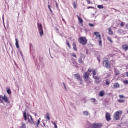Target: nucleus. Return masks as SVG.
Segmentation results:
<instances>
[{
  "label": "nucleus",
  "instance_id": "obj_15",
  "mask_svg": "<svg viewBox=\"0 0 128 128\" xmlns=\"http://www.w3.org/2000/svg\"><path fill=\"white\" fill-rule=\"evenodd\" d=\"M77 18H78L79 24H84V20H82V18H80L78 16H77Z\"/></svg>",
  "mask_w": 128,
  "mask_h": 128
},
{
  "label": "nucleus",
  "instance_id": "obj_7",
  "mask_svg": "<svg viewBox=\"0 0 128 128\" xmlns=\"http://www.w3.org/2000/svg\"><path fill=\"white\" fill-rule=\"evenodd\" d=\"M103 64H105L106 68H110L111 66L110 64V61H108V59L105 58H104Z\"/></svg>",
  "mask_w": 128,
  "mask_h": 128
},
{
  "label": "nucleus",
  "instance_id": "obj_2",
  "mask_svg": "<svg viewBox=\"0 0 128 128\" xmlns=\"http://www.w3.org/2000/svg\"><path fill=\"white\" fill-rule=\"evenodd\" d=\"M122 114V111L119 110L118 112H116L114 116V120H120Z\"/></svg>",
  "mask_w": 128,
  "mask_h": 128
},
{
  "label": "nucleus",
  "instance_id": "obj_43",
  "mask_svg": "<svg viewBox=\"0 0 128 128\" xmlns=\"http://www.w3.org/2000/svg\"><path fill=\"white\" fill-rule=\"evenodd\" d=\"M121 26H124V22H122L120 24Z\"/></svg>",
  "mask_w": 128,
  "mask_h": 128
},
{
  "label": "nucleus",
  "instance_id": "obj_41",
  "mask_svg": "<svg viewBox=\"0 0 128 128\" xmlns=\"http://www.w3.org/2000/svg\"><path fill=\"white\" fill-rule=\"evenodd\" d=\"M124 84H128V80L124 81Z\"/></svg>",
  "mask_w": 128,
  "mask_h": 128
},
{
  "label": "nucleus",
  "instance_id": "obj_42",
  "mask_svg": "<svg viewBox=\"0 0 128 128\" xmlns=\"http://www.w3.org/2000/svg\"><path fill=\"white\" fill-rule=\"evenodd\" d=\"M91 28H93V26H94V24H89Z\"/></svg>",
  "mask_w": 128,
  "mask_h": 128
},
{
  "label": "nucleus",
  "instance_id": "obj_6",
  "mask_svg": "<svg viewBox=\"0 0 128 128\" xmlns=\"http://www.w3.org/2000/svg\"><path fill=\"white\" fill-rule=\"evenodd\" d=\"M0 102H4L6 104H10V100L6 95H4V96L0 95Z\"/></svg>",
  "mask_w": 128,
  "mask_h": 128
},
{
  "label": "nucleus",
  "instance_id": "obj_27",
  "mask_svg": "<svg viewBox=\"0 0 128 128\" xmlns=\"http://www.w3.org/2000/svg\"><path fill=\"white\" fill-rule=\"evenodd\" d=\"M92 74H93V76H96L98 74V72H96V70H93V72H92Z\"/></svg>",
  "mask_w": 128,
  "mask_h": 128
},
{
  "label": "nucleus",
  "instance_id": "obj_18",
  "mask_svg": "<svg viewBox=\"0 0 128 128\" xmlns=\"http://www.w3.org/2000/svg\"><path fill=\"white\" fill-rule=\"evenodd\" d=\"M108 34L110 36H112L114 34V32H112V28H108Z\"/></svg>",
  "mask_w": 128,
  "mask_h": 128
},
{
  "label": "nucleus",
  "instance_id": "obj_38",
  "mask_svg": "<svg viewBox=\"0 0 128 128\" xmlns=\"http://www.w3.org/2000/svg\"><path fill=\"white\" fill-rule=\"evenodd\" d=\"M48 8L50 12H52V8H50V5L48 6Z\"/></svg>",
  "mask_w": 128,
  "mask_h": 128
},
{
  "label": "nucleus",
  "instance_id": "obj_10",
  "mask_svg": "<svg viewBox=\"0 0 128 128\" xmlns=\"http://www.w3.org/2000/svg\"><path fill=\"white\" fill-rule=\"evenodd\" d=\"M119 98H120V100H118V102L120 104H122L123 102H124V98H126V96L122 95H120Z\"/></svg>",
  "mask_w": 128,
  "mask_h": 128
},
{
  "label": "nucleus",
  "instance_id": "obj_45",
  "mask_svg": "<svg viewBox=\"0 0 128 128\" xmlns=\"http://www.w3.org/2000/svg\"><path fill=\"white\" fill-rule=\"evenodd\" d=\"M90 8L94 9V7H88V10H90Z\"/></svg>",
  "mask_w": 128,
  "mask_h": 128
},
{
  "label": "nucleus",
  "instance_id": "obj_32",
  "mask_svg": "<svg viewBox=\"0 0 128 128\" xmlns=\"http://www.w3.org/2000/svg\"><path fill=\"white\" fill-rule=\"evenodd\" d=\"M72 56H73V58H77L78 56H76V54L75 53H72Z\"/></svg>",
  "mask_w": 128,
  "mask_h": 128
},
{
  "label": "nucleus",
  "instance_id": "obj_34",
  "mask_svg": "<svg viewBox=\"0 0 128 128\" xmlns=\"http://www.w3.org/2000/svg\"><path fill=\"white\" fill-rule=\"evenodd\" d=\"M91 100L92 101V102H94V104H96V100L95 98H92L91 99Z\"/></svg>",
  "mask_w": 128,
  "mask_h": 128
},
{
  "label": "nucleus",
  "instance_id": "obj_50",
  "mask_svg": "<svg viewBox=\"0 0 128 128\" xmlns=\"http://www.w3.org/2000/svg\"><path fill=\"white\" fill-rule=\"evenodd\" d=\"M104 2H108V0H103Z\"/></svg>",
  "mask_w": 128,
  "mask_h": 128
},
{
  "label": "nucleus",
  "instance_id": "obj_44",
  "mask_svg": "<svg viewBox=\"0 0 128 128\" xmlns=\"http://www.w3.org/2000/svg\"><path fill=\"white\" fill-rule=\"evenodd\" d=\"M54 126L55 128H58V125H56V123H54Z\"/></svg>",
  "mask_w": 128,
  "mask_h": 128
},
{
  "label": "nucleus",
  "instance_id": "obj_21",
  "mask_svg": "<svg viewBox=\"0 0 128 128\" xmlns=\"http://www.w3.org/2000/svg\"><path fill=\"white\" fill-rule=\"evenodd\" d=\"M114 72L115 73L116 76H120V73L118 70L116 69L114 70Z\"/></svg>",
  "mask_w": 128,
  "mask_h": 128
},
{
  "label": "nucleus",
  "instance_id": "obj_48",
  "mask_svg": "<svg viewBox=\"0 0 128 128\" xmlns=\"http://www.w3.org/2000/svg\"><path fill=\"white\" fill-rule=\"evenodd\" d=\"M126 76L128 78V72H126Z\"/></svg>",
  "mask_w": 128,
  "mask_h": 128
},
{
  "label": "nucleus",
  "instance_id": "obj_5",
  "mask_svg": "<svg viewBox=\"0 0 128 128\" xmlns=\"http://www.w3.org/2000/svg\"><path fill=\"white\" fill-rule=\"evenodd\" d=\"M102 126H104V124L102 123H94L90 124L88 128H102Z\"/></svg>",
  "mask_w": 128,
  "mask_h": 128
},
{
  "label": "nucleus",
  "instance_id": "obj_12",
  "mask_svg": "<svg viewBox=\"0 0 128 128\" xmlns=\"http://www.w3.org/2000/svg\"><path fill=\"white\" fill-rule=\"evenodd\" d=\"M106 119L107 122H110L112 120V116L110 114L106 112Z\"/></svg>",
  "mask_w": 128,
  "mask_h": 128
},
{
  "label": "nucleus",
  "instance_id": "obj_20",
  "mask_svg": "<svg viewBox=\"0 0 128 128\" xmlns=\"http://www.w3.org/2000/svg\"><path fill=\"white\" fill-rule=\"evenodd\" d=\"M45 118L48 120H50V114L48 113L46 114Z\"/></svg>",
  "mask_w": 128,
  "mask_h": 128
},
{
  "label": "nucleus",
  "instance_id": "obj_49",
  "mask_svg": "<svg viewBox=\"0 0 128 128\" xmlns=\"http://www.w3.org/2000/svg\"><path fill=\"white\" fill-rule=\"evenodd\" d=\"M126 28H128V24L126 25Z\"/></svg>",
  "mask_w": 128,
  "mask_h": 128
},
{
  "label": "nucleus",
  "instance_id": "obj_4",
  "mask_svg": "<svg viewBox=\"0 0 128 128\" xmlns=\"http://www.w3.org/2000/svg\"><path fill=\"white\" fill-rule=\"evenodd\" d=\"M78 42L82 46H86L88 44V39L86 37H80L78 38Z\"/></svg>",
  "mask_w": 128,
  "mask_h": 128
},
{
  "label": "nucleus",
  "instance_id": "obj_14",
  "mask_svg": "<svg viewBox=\"0 0 128 128\" xmlns=\"http://www.w3.org/2000/svg\"><path fill=\"white\" fill-rule=\"evenodd\" d=\"M120 85L118 83H115L114 85L113 90H116V88H120Z\"/></svg>",
  "mask_w": 128,
  "mask_h": 128
},
{
  "label": "nucleus",
  "instance_id": "obj_22",
  "mask_svg": "<svg viewBox=\"0 0 128 128\" xmlns=\"http://www.w3.org/2000/svg\"><path fill=\"white\" fill-rule=\"evenodd\" d=\"M16 45L17 48H20V45L18 44V40L17 38L16 39Z\"/></svg>",
  "mask_w": 128,
  "mask_h": 128
},
{
  "label": "nucleus",
  "instance_id": "obj_29",
  "mask_svg": "<svg viewBox=\"0 0 128 128\" xmlns=\"http://www.w3.org/2000/svg\"><path fill=\"white\" fill-rule=\"evenodd\" d=\"M7 92L8 94H12V90H10V88H7Z\"/></svg>",
  "mask_w": 128,
  "mask_h": 128
},
{
  "label": "nucleus",
  "instance_id": "obj_33",
  "mask_svg": "<svg viewBox=\"0 0 128 128\" xmlns=\"http://www.w3.org/2000/svg\"><path fill=\"white\" fill-rule=\"evenodd\" d=\"M40 124V120L38 121V122L36 124V126H38Z\"/></svg>",
  "mask_w": 128,
  "mask_h": 128
},
{
  "label": "nucleus",
  "instance_id": "obj_31",
  "mask_svg": "<svg viewBox=\"0 0 128 128\" xmlns=\"http://www.w3.org/2000/svg\"><path fill=\"white\" fill-rule=\"evenodd\" d=\"M94 72V70L92 69V68H89L88 70V72L89 73V74H90L91 72Z\"/></svg>",
  "mask_w": 128,
  "mask_h": 128
},
{
  "label": "nucleus",
  "instance_id": "obj_11",
  "mask_svg": "<svg viewBox=\"0 0 128 128\" xmlns=\"http://www.w3.org/2000/svg\"><path fill=\"white\" fill-rule=\"evenodd\" d=\"M93 78L95 80L96 84H100L102 82V80H100V76H94Z\"/></svg>",
  "mask_w": 128,
  "mask_h": 128
},
{
  "label": "nucleus",
  "instance_id": "obj_25",
  "mask_svg": "<svg viewBox=\"0 0 128 128\" xmlns=\"http://www.w3.org/2000/svg\"><path fill=\"white\" fill-rule=\"evenodd\" d=\"M106 86H110V80H106Z\"/></svg>",
  "mask_w": 128,
  "mask_h": 128
},
{
  "label": "nucleus",
  "instance_id": "obj_3",
  "mask_svg": "<svg viewBox=\"0 0 128 128\" xmlns=\"http://www.w3.org/2000/svg\"><path fill=\"white\" fill-rule=\"evenodd\" d=\"M94 34L96 36V38H99V40H98V42H99L100 46H102V38L100 34V32H94Z\"/></svg>",
  "mask_w": 128,
  "mask_h": 128
},
{
  "label": "nucleus",
  "instance_id": "obj_30",
  "mask_svg": "<svg viewBox=\"0 0 128 128\" xmlns=\"http://www.w3.org/2000/svg\"><path fill=\"white\" fill-rule=\"evenodd\" d=\"M98 8H99L100 10H102V9L104 8V6L102 5H98Z\"/></svg>",
  "mask_w": 128,
  "mask_h": 128
},
{
  "label": "nucleus",
  "instance_id": "obj_9",
  "mask_svg": "<svg viewBox=\"0 0 128 128\" xmlns=\"http://www.w3.org/2000/svg\"><path fill=\"white\" fill-rule=\"evenodd\" d=\"M90 74L88 73V72H86L84 74V78L85 82H88V80L90 79Z\"/></svg>",
  "mask_w": 128,
  "mask_h": 128
},
{
  "label": "nucleus",
  "instance_id": "obj_37",
  "mask_svg": "<svg viewBox=\"0 0 128 128\" xmlns=\"http://www.w3.org/2000/svg\"><path fill=\"white\" fill-rule=\"evenodd\" d=\"M108 58H114V55L113 54H109L108 56Z\"/></svg>",
  "mask_w": 128,
  "mask_h": 128
},
{
  "label": "nucleus",
  "instance_id": "obj_35",
  "mask_svg": "<svg viewBox=\"0 0 128 128\" xmlns=\"http://www.w3.org/2000/svg\"><path fill=\"white\" fill-rule=\"evenodd\" d=\"M21 128H26V124H23L22 126H21Z\"/></svg>",
  "mask_w": 128,
  "mask_h": 128
},
{
  "label": "nucleus",
  "instance_id": "obj_16",
  "mask_svg": "<svg viewBox=\"0 0 128 128\" xmlns=\"http://www.w3.org/2000/svg\"><path fill=\"white\" fill-rule=\"evenodd\" d=\"M72 46L74 52H78V47H76V42L73 43Z\"/></svg>",
  "mask_w": 128,
  "mask_h": 128
},
{
  "label": "nucleus",
  "instance_id": "obj_28",
  "mask_svg": "<svg viewBox=\"0 0 128 128\" xmlns=\"http://www.w3.org/2000/svg\"><path fill=\"white\" fill-rule=\"evenodd\" d=\"M73 6L74 8H78V3H76V2H74L73 3Z\"/></svg>",
  "mask_w": 128,
  "mask_h": 128
},
{
  "label": "nucleus",
  "instance_id": "obj_39",
  "mask_svg": "<svg viewBox=\"0 0 128 128\" xmlns=\"http://www.w3.org/2000/svg\"><path fill=\"white\" fill-rule=\"evenodd\" d=\"M97 60H98L99 62H100V56H98V58H97Z\"/></svg>",
  "mask_w": 128,
  "mask_h": 128
},
{
  "label": "nucleus",
  "instance_id": "obj_23",
  "mask_svg": "<svg viewBox=\"0 0 128 128\" xmlns=\"http://www.w3.org/2000/svg\"><path fill=\"white\" fill-rule=\"evenodd\" d=\"M107 40H108V42H110V44H112V42H114V41H112V38L108 36L107 38Z\"/></svg>",
  "mask_w": 128,
  "mask_h": 128
},
{
  "label": "nucleus",
  "instance_id": "obj_19",
  "mask_svg": "<svg viewBox=\"0 0 128 128\" xmlns=\"http://www.w3.org/2000/svg\"><path fill=\"white\" fill-rule=\"evenodd\" d=\"M104 94H105L104 91L102 90L101 92H100V96H101V97L104 96Z\"/></svg>",
  "mask_w": 128,
  "mask_h": 128
},
{
  "label": "nucleus",
  "instance_id": "obj_26",
  "mask_svg": "<svg viewBox=\"0 0 128 128\" xmlns=\"http://www.w3.org/2000/svg\"><path fill=\"white\" fill-rule=\"evenodd\" d=\"M66 44L68 48L70 50V48H72V46H70V42L68 41H66Z\"/></svg>",
  "mask_w": 128,
  "mask_h": 128
},
{
  "label": "nucleus",
  "instance_id": "obj_36",
  "mask_svg": "<svg viewBox=\"0 0 128 128\" xmlns=\"http://www.w3.org/2000/svg\"><path fill=\"white\" fill-rule=\"evenodd\" d=\"M84 114L85 116H88V112L85 111L84 112Z\"/></svg>",
  "mask_w": 128,
  "mask_h": 128
},
{
  "label": "nucleus",
  "instance_id": "obj_8",
  "mask_svg": "<svg viewBox=\"0 0 128 128\" xmlns=\"http://www.w3.org/2000/svg\"><path fill=\"white\" fill-rule=\"evenodd\" d=\"M38 28L39 32L40 34V36H44V29H42V25L40 24H38Z\"/></svg>",
  "mask_w": 128,
  "mask_h": 128
},
{
  "label": "nucleus",
  "instance_id": "obj_40",
  "mask_svg": "<svg viewBox=\"0 0 128 128\" xmlns=\"http://www.w3.org/2000/svg\"><path fill=\"white\" fill-rule=\"evenodd\" d=\"M86 2H88V4H91L90 0H86Z\"/></svg>",
  "mask_w": 128,
  "mask_h": 128
},
{
  "label": "nucleus",
  "instance_id": "obj_1",
  "mask_svg": "<svg viewBox=\"0 0 128 128\" xmlns=\"http://www.w3.org/2000/svg\"><path fill=\"white\" fill-rule=\"evenodd\" d=\"M23 114H24V120L26 122V120H28V122L29 124H34V119L32 118V116L30 114L27 115L26 112H24Z\"/></svg>",
  "mask_w": 128,
  "mask_h": 128
},
{
  "label": "nucleus",
  "instance_id": "obj_47",
  "mask_svg": "<svg viewBox=\"0 0 128 128\" xmlns=\"http://www.w3.org/2000/svg\"><path fill=\"white\" fill-rule=\"evenodd\" d=\"M56 8H58V3H56Z\"/></svg>",
  "mask_w": 128,
  "mask_h": 128
},
{
  "label": "nucleus",
  "instance_id": "obj_17",
  "mask_svg": "<svg viewBox=\"0 0 128 128\" xmlns=\"http://www.w3.org/2000/svg\"><path fill=\"white\" fill-rule=\"evenodd\" d=\"M122 48L125 52H128V44H124L122 46Z\"/></svg>",
  "mask_w": 128,
  "mask_h": 128
},
{
  "label": "nucleus",
  "instance_id": "obj_13",
  "mask_svg": "<svg viewBox=\"0 0 128 128\" xmlns=\"http://www.w3.org/2000/svg\"><path fill=\"white\" fill-rule=\"evenodd\" d=\"M74 76L78 80V82H82V77L79 74H74Z\"/></svg>",
  "mask_w": 128,
  "mask_h": 128
},
{
  "label": "nucleus",
  "instance_id": "obj_46",
  "mask_svg": "<svg viewBox=\"0 0 128 128\" xmlns=\"http://www.w3.org/2000/svg\"><path fill=\"white\" fill-rule=\"evenodd\" d=\"M64 88H66V84L64 83Z\"/></svg>",
  "mask_w": 128,
  "mask_h": 128
},
{
  "label": "nucleus",
  "instance_id": "obj_24",
  "mask_svg": "<svg viewBox=\"0 0 128 128\" xmlns=\"http://www.w3.org/2000/svg\"><path fill=\"white\" fill-rule=\"evenodd\" d=\"M78 62H79V64H84V60H82V58H80L78 59Z\"/></svg>",
  "mask_w": 128,
  "mask_h": 128
}]
</instances>
